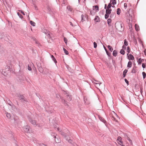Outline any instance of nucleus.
Here are the masks:
<instances>
[{"label":"nucleus","mask_w":146,"mask_h":146,"mask_svg":"<svg viewBox=\"0 0 146 146\" xmlns=\"http://www.w3.org/2000/svg\"><path fill=\"white\" fill-rule=\"evenodd\" d=\"M28 119L29 121L35 126L41 127L44 125L43 123H37L35 120L33 119L31 117H29Z\"/></svg>","instance_id":"f257e3e1"},{"label":"nucleus","mask_w":146,"mask_h":146,"mask_svg":"<svg viewBox=\"0 0 146 146\" xmlns=\"http://www.w3.org/2000/svg\"><path fill=\"white\" fill-rule=\"evenodd\" d=\"M94 10L97 12L99 11V8L98 5H96L93 7Z\"/></svg>","instance_id":"9d476101"},{"label":"nucleus","mask_w":146,"mask_h":146,"mask_svg":"<svg viewBox=\"0 0 146 146\" xmlns=\"http://www.w3.org/2000/svg\"><path fill=\"white\" fill-rule=\"evenodd\" d=\"M131 11V9H130L129 10V11L128 12V13H127V14H128V15H130V14L129 13V12H130V11ZM132 16H130V17H129V18H128V19H129V20L130 21L131 20H132Z\"/></svg>","instance_id":"a211bd4d"},{"label":"nucleus","mask_w":146,"mask_h":146,"mask_svg":"<svg viewBox=\"0 0 146 146\" xmlns=\"http://www.w3.org/2000/svg\"><path fill=\"white\" fill-rule=\"evenodd\" d=\"M57 130L59 131H60V129H59V128L58 127L57 128Z\"/></svg>","instance_id":"bf43d9fd"},{"label":"nucleus","mask_w":146,"mask_h":146,"mask_svg":"<svg viewBox=\"0 0 146 146\" xmlns=\"http://www.w3.org/2000/svg\"><path fill=\"white\" fill-rule=\"evenodd\" d=\"M104 49H105V51H106V52L108 54V53H107V50L106 49V47H104Z\"/></svg>","instance_id":"6e6d98bb"},{"label":"nucleus","mask_w":146,"mask_h":146,"mask_svg":"<svg viewBox=\"0 0 146 146\" xmlns=\"http://www.w3.org/2000/svg\"><path fill=\"white\" fill-rule=\"evenodd\" d=\"M17 15L19 16V17L21 18H22L23 17V16L21 15L20 13H17Z\"/></svg>","instance_id":"ea45409f"},{"label":"nucleus","mask_w":146,"mask_h":146,"mask_svg":"<svg viewBox=\"0 0 146 146\" xmlns=\"http://www.w3.org/2000/svg\"><path fill=\"white\" fill-rule=\"evenodd\" d=\"M23 129L25 132L28 133L29 132V126L26 125L23 127Z\"/></svg>","instance_id":"20e7f679"},{"label":"nucleus","mask_w":146,"mask_h":146,"mask_svg":"<svg viewBox=\"0 0 146 146\" xmlns=\"http://www.w3.org/2000/svg\"><path fill=\"white\" fill-rule=\"evenodd\" d=\"M19 99L20 100H21L22 101H25V98L24 97L23 95H21L19 97Z\"/></svg>","instance_id":"f3484780"},{"label":"nucleus","mask_w":146,"mask_h":146,"mask_svg":"<svg viewBox=\"0 0 146 146\" xmlns=\"http://www.w3.org/2000/svg\"><path fill=\"white\" fill-rule=\"evenodd\" d=\"M124 7H125V8L127 7V5L126 3H125L124 4Z\"/></svg>","instance_id":"3c124183"},{"label":"nucleus","mask_w":146,"mask_h":146,"mask_svg":"<svg viewBox=\"0 0 146 146\" xmlns=\"http://www.w3.org/2000/svg\"><path fill=\"white\" fill-rule=\"evenodd\" d=\"M127 55L129 60H134V58L131 54H127Z\"/></svg>","instance_id":"423d86ee"},{"label":"nucleus","mask_w":146,"mask_h":146,"mask_svg":"<svg viewBox=\"0 0 146 146\" xmlns=\"http://www.w3.org/2000/svg\"><path fill=\"white\" fill-rule=\"evenodd\" d=\"M64 41L65 44H66L67 43V40L65 37L64 38Z\"/></svg>","instance_id":"a19ab883"},{"label":"nucleus","mask_w":146,"mask_h":146,"mask_svg":"<svg viewBox=\"0 0 146 146\" xmlns=\"http://www.w3.org/2000/svg\"><path fill=\"white\" fill-rule=\"evenodd\" d=\"M99 17L98 16H96L94 19L95 21L96 22H98L99 21Z\"/></svg>","instance_id":"c756f323"},{"label":"nucleus","mask_w":146,"mask_h":146,"mask_svg":"<svg viewBox=\"0 0 146 146\" xmlns=\"http://www.w3.org/2000/svg\"><path fill=\"white\" fill-rule=\"evenodd\" d=\"M20 11L21 12V13H22L23 15H25V13H24V12L22 11L21 10H20L19 11Z\"/></svg>","instance_id":"603ef678"},{"label":"nucleus","mask_w":146,"mask_h":146,"mask_svg":"<svg viewBox=\"0 0 146 146\" xmlns=\"http://www.w3.org/2000/svg\"><path fill=\"white\" fill-rule=\"evenodd\" d=\"M44 32L45 34H46L47 33H48V32H45V31H44V32Z\"/></svg>","instance_id":"052dcab7"},{"label":"nucleus","mask_w":146,"mask_h":146,"mask_svg":"<svg viewBox=\"0 0 146 146\" xmlns=\"http://www.w3.org/2000/svg\"><path fill=\"white\" fill-rule=\"evenodd\" d=\"M6 113L7 117L8 118H10L11 117V114L8 113Z\"/></svg>","instance_id":"5701e85b"},{"label":"nucleus","mask_w":146,"mask_h":146,"mask_svg":"<svg viewBox=\"0 0 146 146\" xmlns=\"http://www.w3.org/2000/svg\"><path fill=\"white\" fill-rule=\"evenodd\" d=\"M114 118V119L115 121H116V120H115V118Z\"/></svg>","instance_id":"0e129e2a"},{"label":"nucleus","mask_w":146,"mask_h":146,"mask_svg":"<svg viewBox=\"0 0 146 146\" xmlns=\"http://www.w3.org/2000/svg\"><path fill=\"white\" fill-rule=\"evenodd\" d=\"M6 70L8 71L6 72L5 70L6 69H3V70L2 73L5 76H6L8 74V73L9 72V70L8 68H6Z\"/></svg>","instance_id":"39448f33"},{"label":"nucleus","mask_w":146,"mask_h":146,"mask_svg":"<svg viewBox=\"0 0 146 146\" xmlns=\"http://www.w3.org/2000/svg\"><path fill=\"white\" fill-rule=\"evenodd\" d=\"M30 23L31 25L33 26H35V23L33 21H30Z\"/></svg>","instance_id":"393cba45"},{"label":"nucleus","mask_w":146,"mask_h":146,"mask_svg":"<svg viewBox=\"0 0 146 146\" xmlns=\"http://www.w3.org/2000/svg\"><path fill=\"white\" fill-rule=\"evenodd\" d=\"M54 126H55V127H56V125H54Z\"/></svg>","instance_id":"338daca9"},{"label":"nucleus","mask_w":146,"mask_h":146,"mask_svg":"<svg viewBox=\"0 0 146 146\" xmlns=\"http://www.w3.org/2000/svg\"><path fill=\"white\" fill-rule=\"evenodd\" d=\"M99 119L101 121H102L105 124L106 123V121L104 120V118H103V117H99Z\"/></svg>","instance_id":"9b49d317"},{"label":"nucleus","mask_w":146,"mask_h":146,"mask_svg":"<svg viewBox=\"0 0 146 146\" xmlns=\"http://www.w3.org/2000/svg\"><path fill=\"white\" fill-rule=\"evenodd\" d=\"M111 12V9H106V13L110 15Z\"/></svg>","instance_id":"f8f14e48"},{"label":"nucleus","mask_w":146,"mask_h":146,"mask_svg":"<svg viewBox=\"0 0 146 146\" xmlns=\"http://www.w3.org/2000/svg\"><path fill=\"white\" fill-rule=\"evenodd\" d=\"M107 47L108 48L110 51H112L113 50V48L111 47V46L110 45H108L107 46Z\"/></svg>","instance_id":"b1692460"},{"label":"nucleus","mask_w":146,"mask_h":146,"mask_svg":"<svg viewBox=\"0 0 146 146\" xmlns=\"http://www.w3.org/2000/svg\"><path fill=\"white\" fill-rule=\"evenodd\" d=\"M4 34L3 33H0V39L3 38Z\"/></svg>","instance_id":"c9c22d12"},{"label":"nucleus","mask_w":146,"mask_h":146,"mask_svg":"<svg viewBox=\"0 0 146 146\" xmlns=\"http://www.w3.org/2000/svg\"><path fill=\"white\" fill-rule=\"evenodd\" d=\"M144 60L143 59H141V58H139L138 60V63L139 64H141L142 62Z\"/></svg>","instance_id":"aec40b11"},{"label":"nucleus","mask_w":146,"mask_h":146,"mask_svg":"<svg viewBox=\"0 0 146 146\" xmlns=\"http://www.w3.org/2000/svg\"><path fill=\"white\" fill-rule=\"evenodd\" d=\"M111 7V5L110 4H109L107 7V9H110Z\"/></svg>","instance_id":"37998d69"},{"label":"nucleus","mask_w":146,"mask_h":146,"mask_svg":"<svg viewBox=\"0 0 146 146\" xmlns=\"http://www.w3.org/2000/svg\"><path fill=\"white\" fill-rule=\"evenodd\" d=\"M67 9L70 11H72V9L69 6H68L67 7Z\"/></svg>","instance_id":"49530a36"},{"label":"nucleus","mask_w":146,"mask_h":146,"mask_svg":"<svg viewBox=\"0 0 146 146\" xmlns=\"http://www.w3.org/2000/svg\"><path fill=\"white\" fill-rule=\"evenodd\" d=\"M54 139L56 143H59L61 141L60 138L58 136L56 137V138H54Z\"/></svg>","instance_id":"6e6552de"},{"label":"nucleus","mask_w":146,"mask_h":146,"mask_svg":"<svg viewBox=\"0 0 146 146\" xmlns=\"http://www.w3.org/2000/svg\"><path fill=\"white\" fill-rule=\"evenodd\" d=\"M62 102L64 103L65 105H67L66 102V101H65L63 99H62Z\"/></svg>","instance_id":"c85d7f7f"},{"label":"nucleus","mask_w":146,"mask_h":146,"mask_svg":"<svg viewBox=\"0 0 146 146\" xmlns=\"http://www.w3.org/2000/svg\"><path fill=\"white\" fill-rule=\"evenodd\" d=\"M124 44L125 46H127L128 44V42L126 39H125L124 41Z\"/></svg>","instance_id":"7c9ffc66"},{"label":"nucleus","mask_w":146,"mask_h":146,"mask_svg":"<svg viewBox=\"0 0 146 146\" xmlns=\"http://www.w3.org/2000/svg\"><path fill=\"white\" fill-rule=\"evenodd\" d=\"M83 15H81V19H82V20H83Z\"/></svg>","instance_id":"4d7b16f0"},{"label":"nucleus","mask_w":146,"mask_h":146,"mask_svg":"<svg viewBox=\"0 0 146 146\" xmlns=\"http://www.w3.org/2000/svg\"><path fill=\"white\" fill-rule=\"evenodd\" d=\"M127 139L129 141L130 145L132 144V142L131 140L129 137H127Z\"/></svg>","instance_id":"4c0bfd02"},{"label":"nucleus","mask_w":146,"mask_h":146,"mask_svg":"<svg viewBox=\"0 0 146 146\" xmlns=\"http://www.w3.org/2000/svg\"><path fill=\"white\" fill-rule=\"evenodd\" d=\"M117 143L120 145H122V146H125V145L123 144V142L121 141V140H120L119 141L117 142Z\"/></svg>","instance_id":"4be33fe9"},{"label":"nucleus","mask_w":146,"mask_h":146,"mask_svg":"<svg viewBox=\"0 0 146 146\" xmlns=\"http://www.w3.org/2000/svg\"><path fill=\"white\" fill-rule=\"evenodd\" d=\"M123 25L121 21H117L115 24V26L116 28L120 31H121L123 29Z\"/></svg>","instance_id":"f03ea898"},{"label":"nucleus","mask_w":146,"mask_h":146,"mask_svg":"<svg viewBox=\"0 0 146 146\" xmlns=\"http://www.w3.org/2000/svg\"><path fill=\"white\" fill-rule=\"evenodd\" d=\"M111 19H108L107 20V23L108 25H110V23L111 22Z\"/></svg>","instance_id":"412c9836"},{"label":"nucleus","mask_w":146,"mask_h":146,"mask_svg":"<svg viewBox=\"0 0 146 146\" xmlns=\"http://www.w3.org/2000/svg\"><path fill=\"white\" fill-rule=\"evenodd\" d=\"M121 12V10L119 8H118L117 11V14L118 15H119Z\"/></svg>","instance_id":"a878e982"},{"label":"nucleus","mask_w":146,"mask_h":146,"mask_svg":"<svg viewBox=\"0 0 146 146\" xmlns=\"http://www.w3.org/2000/svg\"><path fill=\"white\" fill-rule=\"evenodd\" d=\"M120 53L123 55H124L125 54V52L124 50L123 49H121L120 51Z\"/></svg>","instance_id":"cd10ccee"},{"label":"nucleus","mask_w":146,"mask_h":146,"mask_svg":"<svg viewBox=\"0 0 146 146\" xmlns=\"http://www.w3.org/2000/svg\"><path fill=\"white\" fill-rule=\"evenodd\" d=\"M109 14L106 13L105 15V18L106 19H107L109 17Z\"/></svg>","instance_id":"473e14b6"},{"label":"nucleus","mask_w":146,"mask_h":146,"mask_svg":"<svg viewBox=\"0 0 146 146\" xmlns=\"http://www.w3.org/2000/svg\"><path fill=\"white\" fill-rule=\"evenodd\" d=\"M120 140H121V137H118L117 139V142L119 141Z\"/></svg>","instance_id":"09e8293b"},{"label":"nucleus","mask_w":146,"mask_h":146,"mask_svg":"<svg viewBox=\"0 0 146 146\" xmlns=\"http://www.w3.org/2000/svg\"><path fill=\"white\" fill-rule=\"evenodd\" d=\"M28 69L29 71H31L32 70L31 67H30L29 65L28 66Z\"/></svg>","instance_id":"a18cd8bd"},{"label":"nucleus","mask_w":146,"mask_h":146,"mask_svg":"<svg viewBox=\"0 0 146 146\" xmlns=\"http://www.w3.org/2000/svg\"><path fill=\"white\" fill-rule=\"evenodd\" d=\"M40 146H47L44 144H42Z\"/></svg>","instance_id":"13d9d810"},{"label":"nucleus","mask_w":146,"mask_h":146,"mask_svg":"<svg viewBox=\"0 0 146 146\" xmlns=\"http://www.w3.org/2000/svg\"><path fill=\"white\" fill-rule=\"evenodd\" d=\"M94 48H96L97 47V44L95 42H94Z\"/></svg>","instance_id":"58836bf2"},{"label":"nucleus","mask_w":146,"mask_h":146,"mask_svg":"<svg viewBox=\"0 0 146 146\" xmlns=\"http://www.w3.org/2000/svg\"><path fill=\"white\" fill-rule=\"evenodd\" d=\"M127 70L126 69H125L123 73V77H125V75L127 73Z\"/></svg>","instance_id":"6ab92c4d"},{"label":"nucleus","mask_w":146,"mask_h":146,"mask_svg":"<svg viewBox=\"0 0 146 146\" xmlns=\"http://www.w3.org/2000/svg\"><path fill=\"white\" fill-rule=\"evenodd\" d=\"M142 67L143 68H145L146 67V64L145 63H142Z\"/></svg>","instance_id":"f704fd0d"},{"label":"nucleus","mask_w":146,"mask_h":146,"mask_svg":"<svg viewBox=\"0 0 146 146\" xmlns=\"http://www.w3.org/2000/svg\"><path fill=\"white\" fill-rule=\"evenodd\" d=\"M106 4L105 5V9H106Z\"/></svg>","instance_id":"680f3d73"},{"label":"nucleus","mask_w":146,"mask_h":146,"mask_svg":"<svg viewBox=\"0 0 146 146\" xmlns=\"http://www.w3.org/2000/svg\"><path fill=\"white\" fill-rule=\"evenodd\" d=\"M142 74L143 76V79H145L146 77V73L144 72H143Z\"/></svg>","instance_id":"72a5a7b5"},{"label":"nucleus","mask_w":146,"mask_h":146,"mask_svg":"<svg viewBox=\"0 0 146 146\" xmlns=\"http://www.w3.org/2000/svg\"><path fill=\"white\" fill-rule=\"evenodd\" d=\"M144 53L145 54V55L146 54V52L145 51H144Z\"/></svg>","instance_id":"e2e57ef3"},{"label":"nucleus","mask_w":146,"mask_h":146,"mask_svg":"<svg viewBox=\"0 0 146 146\" xmlns=\"http://www.w3.org/2000/svg\"><path fill=\"white\" fill-rule=\"evenodd\" d=\"M135 30L137 31H139V27L137 24H135Z\"/></svg>","instance_id":"ddd939ff"},{"label":"nucleus","mask_w":146,"mask_h":146,"mask_svg":"<svg viewBox=\"0 0 146 146\" xmlns=\"http://www.w3.org/2000/svg\"><path fill=\"white\" fill-rule=\"evenodd\" d=\"M117 54V51L114 50L113 52V55L114 56H116Z\"/></svg>","instance_id":"4468645a"},{"label":"nucleus","mask_w":146,"mask_h":146,"mask_svg":"<svg viewBox=\"0 0 146 146\" xmlns=\"http://www.w3.org/2000/svg\"><path fill=\"white\" fill-rule=\"evenodd\" d=\"M39 70L40 72L42 73H43L45 74H47V72H46L45 71L44 72L43 70L42 69V68L41 67L39 68Z\"/></svg>","instance_id":"1a4fd4ad"},{"label":"nucleus","mask_w":146,"mask_h":146,"mask_svg":"<svg viewBox=\"0 0 146 146\" xmlns=\"http://www.w3.org/2000/svg\"><path fill=\"white\" fill-rule=\"evenodd\" d=\"M63 50L64 52V53L66 55L68 54V52L67 50L65 48H63Z\"/></svg>","instance_id":"bb28decb"},{"label":"nucleus","mask_w":146,"mask_h":146,"mask_svg":"<svg viewBox=\"0 0 146 146\" xmlns=\"http://www.w3.org/2000/svg\"><path fill=\"white\" fill-rule=\"evenodd\" d=\"M96 82H95V83L96 84H99L100 85V84L101 83H100V82H99L98 81H95Z\"/></svg>","instance_id":"de8ad7c7"},{"label":"nucleus","mask_w":146,"mask_h":146,"mask_svg":"<svg viewBox=\"0 0 146 146\" xmlns=\"http://www.w3.org/2000/svg\"><path fill=\"white\" fill-rule=\"evenodd\" d=\"M51 135L52 136H53V138H56V134H55V133H52L51 134Z\"/></svg>","instance_id":"2f4dec72"},{"label":"nucleus","mask_w":146,"mask_h":146,"mask_svg":"<svg viewBox=\"0 0 146 146\" xmlns=\"http://www.w3.org/2000/svg\"><path fill=\"white\" fill-rule=\"evenodd\" d=\"M66 94H67L66 96H67V100L69 101H70L71 100V96L70 95H69V94H68V92H65Z\"/></svg>","instance_id":"0eeeda50"},{"label":"nucleus","mask_w":146,"mask_h":146,"mask_svg":"<svg viewBox=\"0 0 146 146\" xmlns=\"http://www.w3.org/2000/svg\"><path fill=\"white\" fill-rule=\"evenodd\" d=\"M48 35H49V36H50V35H49V34H48Z\"/></svg>","instance_id":"69168bd1"},{"label":"nucleus","mask_w":146,"mask_h":146,"mask_svg":"<svg viewBox=\"0 0 146 146\" xmlns=\"http://www.w3.org/2000/svg\"><path fill=\"white\" fill-rule=\"evenodd\" d=\"M122 48L125 50L126 49V47L125 46V45H123L122 46Z\"/></svg>","instance_id":"864d4df0"},{"label":"nucleus","mask_w":146,"mask_h":146,"mask_svg":"<svg viewBox=\"0 0 146 146\" xmlns=\"http://www.w3.org/2000/svg\"><path fill=\"white\" fill-rule=\"evenodd\" d=\"M132 63L131 61H129L128 63L127 67L131 68L132 66Z\"/></svg>","instance_id":"dca6fc26"},{"label":"nucleus","mask_w":146,"mask_h":146,"mask_svg":"<svg viewBox=\"0 0 146 146\" xmlns=\"http://www.w3.org/2000/svg\"><path fill=\"white\" fill-rule=\"evenodd\" d=\"M125 81L127 84H128V81L126 79H125Z\"/></svg>","instance_id":"8fccbe9b"},{"label":"nucleus","mask_w":146,"mask_h":146,"mask_svg":"<svg viewBox=\"0 0 146 146\" xmlns=\"http://www.w3.org/2000/svg\"><path fill=\"white\" fill-rule=\"evenodd\" d=\"M56 96L58 97V95Z\"/></svg>","instance_id":"774afa93"},{"label":"nucleus","mask_w":146,"mask_h":146,"mask_svg":"<svg viewBox=\"0 0 146 146\" xmlns=\"http://www.w3.org/2000/svg\"><path fill=\"white\" fill-rule=\"evenodd\" d=\"M62 135L64 136V137L65 138V139L68 141V142L70 143L71 144H72V140L70 139H68L69 137H68V135L69 133H68L67 134H66L65 133H64L62 132L61 133Z\"/></svg>","instance_id":"7ed1b4c3"},{"label":"nucleus","mask_w":146,"mask_h":146,"mask_svg":"<svg viewBox=\"0 0 146 146\" xmlns=\"http://www.w3.org/2000/svg\"><path fill=\"white\" fill-rule=\"evenodd\" d=\"M112 4L113 5L116 4V2L115 0H112Z\"/></svg>","instance_id":"e433bc0d"},{"label":"nucleus","mask_w":146,"mask_h":146,"mask_svg":"<svg viewBox=\"0 0 146 146\" xmlns=\"http://www.w3.org/2000/svg\"><path fill=\"white\" fill-rule=\"evenodd\" d=\"M51 58H52V60L55 63L57 62V61H56V60L55 58H54V56L53 55H51Z\"/></svg>","instance_id":"2eb2a0df"},{"label":"nucleus","mask_w":146,"mask_h":146,"mask_svg":"<svg viewBox=\"0 0 146 146\" xmlns=\"http://www.w3.org/2000/svg\"><path fill=\"white\" fill-rule=\"evenodd\" d=\"M135 68H133L132 70V72L133 73H135Z\"/></svg>","instance_id":"79ce46f5"},{"label":"nucleus","mask_w":146,"mask_h":146,"mask_svg":"<svg viewBox=\"0 0 146 146\" xmlns=\"http://www.w3.org/2000/svg\"><path fill=\"white\" fill-rule=\"evenodd\" d=\"M127 51L128 53H129L130 52L129 48V46L127 47Z\"/></svg>","instance_id":"c03bdc74"},{"label":"nucleus","mask_w":146,"mask_h":146,"mask_svg":"<svg viewBox=\"0 0 146 146\" xmlns=\"http://www.w3.org/2000/svg\"><path fill=\"white\" fill-rule=\"evenodd\" d=\"M70 25L71 26H72L73 27V24L71 22H70Z\"/></svg>","instance_id":"5fc2aeb1"}]
</instances>
